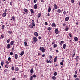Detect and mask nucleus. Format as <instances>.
Segmentation results:
<instances>
[{
    "mask_svg": "<svg viewBox=\"0 0 80 80\" xmlns=\"http://www.w3.org/2000/svg\"><path fill=\"white\" fill-rule=\"evenodd\" d=\"M39 50H41V51L42 53H44L46 50L45 49H44L43 47H40Z\"/></svg>",
    "mask_w": 80,
    "mask_h": 80,
    "instance_id": "f257e3e1",
    "label": "nucleus"
},
{
    "mask_svg": "<svg viewBox=\"0 0 80 80\" xmlns=\"http://www.w3.org/2000/svg\"><path fill=\"white\" fill-rule=\"evenodd\" d=\"M55 32L56 34H58L59 32L58 30V29H56L55 30Z\"/></svg>",
    "mask_w": 80,
    "mask_h": 80,
    "instance_id": "f03ea898",
    "label": "nucleus"
},
{
    "mask_svg": "<svg viewBox=\"0 0 80 80\" xmlns=\"http://www.w3.org/2000/svg\"><path fill=\"white\" fill-rule=\"evenodd\" d=\"M54 8L55 9H57L58 8L57 7V5H56V4H54L53 5Z\"/></svg>",
    "mask_w": 80,
    "mask_h": 80,
    "instance_id": "7ed1b4c3",
    "label": "nucleus"
},
{
    "mask_svg": "<svg viewBox=\"0 0 80 80\" xmlns=\"http://www.w3.org/2000/svg\"><path fill=\"white\" fill-rule=\"evenodd\" d=\"M34 42H37L38 40L37 38H36V37H34L33 38Z\"/></svg>",
    "mask_w": 80,
    "mask_h": 80,
    "instance_id": "20e7f679",
    "label": "nucleus"
},
{
    "mask_svg": "<svg viewBox=\"0 0 80 80\" xmlns=\"http://www.w3.org/2000/svg\"><path fill=\"white\" fill-rule=\"evenodd\" d=\"M34 35L36 37H38V32H34Z\"/></svg>",
    "mask_w": 80,
    "mask_h": 80,
    "instance_id": "39448f33",
    "label": "nucleus"
},
{
    "mask_svg": "<svg viewBox=\"0 0 80 80\" xmlns=\"http://www.w3.org/2000/svg\"><path fill=\"white\" fill-rule=\"evenodd\" d=\"M42 14V13L40 12L39 13L38 15V18H40V17H41V14Z\"/></svg>",
    "mask_w": 80,
    "mask_h": 80,
    "instance_id": "423d86ee",
    "label": "nucleus"
},
{
    "mask_svg": "<svg viewBox=\"0 0 80 80\" xmlns=\"http://www.w3.org/2000/svg\"><path fill=\"white\" fill-rule=\"evenodd\" d=\"M24 10L25 12L26 13H28V11L27 9L24 8Z\"/></svg>",
    "mask_w": 80,
    "mask_h": 80,
    "instance_id": "0eeeda50",
    "label": "nucleus"
},
{
    "mask_svg": "<svg viewBox=\"0 0 80 80\" xmlns=\"http://www.w3.org/2000/svg\"><path fill=\"white\" fill-rule=\"evenodd\" d=\"M7 47L8 48H10V44H8L7 46Z\"/></svg>",
    "mask_w": 80,
    "mask_h": 80,
    "instance_id": "6e6552de",
    "label": "nucleus"
},
{
    "mask_svg": "<svg viewBox=\"0 0 80 80\" xmlns=\"http://www.w3.org/2000/svg\"><path fill=\"white\" fill-rule=\"evenodd\" d=\"M50 11H51V7L50 6L48 9V13H50Z\"/></svg>",
    "mask_w": 80,
    "mask_h": 80,
    "instance_id": "1a4fd4ad",
    "label": "nucleus"
},
{
    "mask_svg": "<svg viewBox=\"0 0 80 80\" xmlns=\"http://www.w3.org/2000/svg\"><path fill=\"white\" fill-rule=\"evenodd\" d=\"M15 58L16 59H17V58H18V55H17V54H15Z\"/></svg>",
    "mask_w": 80,
    "mask_h": 80,
    "instance_id": "9d476101",
    "label": "nucleus"
},
{
    "mask_svg": "<svg viewBox=\"0 0 80 80\" xmlns=\"http://www.w3.org/2000/svg\"><path fill=\"white\" fill-rule=\"evenodd\" d=\"M69 20V17H68L65 18V21H68Z\"/></svg>",
    "mask_w": 80,
    "mask_h": 80,
    "instance_id": "9b49d317",
    "label": "nucleus"
},
{
    "mask_svg": "<svg viewBox=\"0 0 80 80\" xmlns=\"http://www.w3.org/2000/svg\"><path fill=\"white\" fill-rule=\"evenodd\" d=\"M74 39L75 42H77V41H78V38H77V37H75L74 38Z\"/></svg>",
    "mask_w": 80,
    "mask_h": 80,
    "instance_id": "f8f14e48",
    "label": "nucleus"
},
{
    "mask_svg": "<svg viewBox=\"0 0 80 80\" xmlns=\"http://www.w3.org/2000/svg\"><path fill=\"white\" fill-rule=\"evenodd\" d=\"M52 27H57V25H55V23H53L52 25Z\"/></svg>",
    "mask_w": 80,
    "mask_h": 80,
    "instance_id": "ddd939ff",
    "label": "nucleus"
},
{
    "mask_svg": "<svg viewBox=\"0 0 80 80\" xmlns=\"http://www.w3.org/2000/svg\"><path fill=\"white\" fill-rule=\"evenodd\" d=\"M6 15H7V12H5L2 15L3 17H6Z\"/></svg>",
    "mask_w": 80,
    "mask_h": 80,
    "instance_id": "4468645a",
    "label": "nucleus"
},
{
    "mask_svg": "<svg viewBox=\"0 0 80 80\" xmlns=\"http://www.w3.org/2000/svg\"><path fill=\"white\" fill-rule=\"evenodd\" d=\"M3 64H4V61L3 60L1 62V65L2 67L3 66Z\"/></svg>",
    "mask_w": 80,
    "mask_h": 80,
    "instance_id": "2eb2a0df",
    "label": "nucleus"
},
{
    "mask_svg": "<svg viewBox=\"0 0 80 80\" xmlns=\"http://www.w3.org/2000/svg\"><path fill=\"white\" fill-rule=\"evenodd\" d=\"M38 7V6H37V5L35 4L34 5V9H37V8Z\"/></svg>",
    "mask_w": 80,
    "mask_h": 80,
    "instance_id": "dca6fc26",
    "label": "nucleus"
},
{
    "mask_svg": "<svg viewBox=\"0 0 80 80\" xmlns=\"http://www.w3.org/2000/svg\"><path fill=\"white\" fill-rule=\"evenodd\" d=\"M65 47H66V44H64L63 45V48L64 49H65Z\"/></svg>",
    "mask_w": 80,
    "mask_h": 80,
    "instance_id": "f3484780",
    "label": "nucleus"
},
{
    "mask_svg": "<svg viewBox=\"0 0 80 80\" xmlns=\"http://www.w3.org/2000/svg\"><path fill=\"white\" fill-rule=\"evenodd\" d=\"M52 79L54 80H56V78L55 76H52Z\"/></svg>",
    "mask_w": 80,
    "mask_h": 80,
    "instance_id": "a211bd4d",
    "label": "nucleus"
},
{
    "mask_svg": "<svg viewBox=\"0 0 80 80\" xmlns=\"http://www.w3.org/2000/svg\"><path fill=\"white\" fill-rule=\"evenodd\" d=\"M30 73H33V68L30 70Z\"/></svg>",
    "mask_w": 80,
    "mask_h": 80,
    "instance_id": "6ab92c4d",
    "label": "nucleus"
},
{
    "mask_svg": "<svg viewBox=\"0 0 80 80\" xmlns=\"http://www.w3.org/2000/svg\"><path fill=\"white\" fill-rule=\"evenodd\" d=\"M23 54H24V51H22L21 53H20V55L21 56H22V55H23Z\"/></svg>",
    "mask_w": 80,
    "mask_h": 80,
    "instance_id": "aec40b11",
    "label": "nucleus"
},
{
    "mask_svg": "<svg viewBox=\"0 0 80 80\" xmlns=\"http://www.w3.org/2000/svg\"><path fill=\"white\" fill-rule=\"evenodd\" d=\"M15 70L16 71H18V70H19V69L17 67L15 68Z\"/></svg>",
    "mask_w": 80,
    "mask_h": 80,
    "instance_id": "412c9836",
    "label": "nucleus"
},
{
    "mask_svg": "<svg viewBox=\"0 0 80 80\" xmlns=\"http://www.w3.org/2000/svg\"><path fill=\"white\" fill-rule=\"evenodd\" d=\"M57 56L54 59V62H57Z\"/></svg>",
    "mask_w": 80,
    "mask_h": 80,
    "instance_id": "4be33fe9",
    "label": "nucleus"
},
{
    "mask_svg": "<svg viewBox=\"0 0 80 80\" xmlns=\"http://www.w3.org/2000/svg\"><path fill=\"white\" fill-rule=\"evenodd\" d=\"M31 12V13H34V12H33V9H31L30 10Z\"/></svg>",
    "mask_w": 80,
    "mask_h": 80,
    "instance_id": "5701e85b",
    "label": "nucleus"
},
{
    "mask_svg": "<svg viewBox=\"0 0 80 80\" xmlns=\"http://www.w3.org/2000/svg\"><path fill=\"white\" fill-rule=\"evenodd\" d=\"M13 43H14V42L13 41H12L10 42L11 45L12 46L13 44Z\"/></svg>",
    "mask_w": 80,
    "mask_h": 80,
    "instance_id": "b1692460",
    "label": "nucleus"
},
{
    "mask_svg": "<svg viewBox=\"0 0 80 80\" xmlns=\"http://www.w3.org/2000/svg\"><path fill=\"white\" fill-rule=\"evenodd\" d=\"M2 29H4V28H5V25H2Z\"/></svg>",
    "mask_w": 80,
    "mask_h": 80,
    "instance_id": "393cba45",
    "label": "nucleus"
},
{
    "mask_svg": "<svg viewBox=\"0 0 80 80\" xmlns=\"http://www.w3.org/2000/svg\"><path fill=\"white\" fill-rule=\"evenodd\" d=\"M58 13H60L61 12V10H60V9H59L58 10Z\"/></svg>",
    "mask_w": 80,
    "mask_h": 80,
    "instance_id": "a878e982",
    "label": "nucleus"
},
{
    "mask_svg": "<svg viewBox=\"0 0 80 80\" xmlns=\"http://www.w3.org/2000/svg\"><path fill=\"white\" fill-rule=\"evenodd\" d=\"M63 41H62L61 42L60 44L61 45H62V44H63Z\"/></svg>",
    "mask_w": 80,
    "mask_h": 80,
    "instance_id": "bb28decb",
    "label": "nucleus"
},
{
    "mask_svg": "<svg viewBox=\"0 0 80 80\" xmlns=\"http://www.w3.org/2000/svg\"><path fill=\"white\" fill-rule=\"evenodd\" d=\"M24 45L25 47H27V43L26 41L24 42Z\"/></svg>",
    "mask_w": 80,
    "mask_h": 80,
    "instance_id": "cd10ccee",
    "label": "nucleus"
},
{
    "mask_svg": "<svg viewBox=\"0 0 80 80\" xmlns=\"http://www.w3.org/2000/svg\"><path fill=\"white\" fill-rule=\"evenodd\" d=\"M57 47V44H55L54 45V48H55Z\"/></svg>",
    "mask_w": 80,
    "mask_h": 80,
    "instance_id": "c85d7f7f",
    "label": "nucleus"
},
{
    "mask_svg": "<svg viewBox=\"0 0 80 80\" xmlns=\"http://www.w3.org/2000/svg\"><path fill=\"white\" fill-rule=\"evenodd\" d=\"M57 75V72H55L54 73V76H56V75Z\"/></svg>",
    "mask_w": 80,
    "mask_h": 80,
    "instance_id": "c756f323",
    "label": "nucleus"
},
{
    "mask_svg": "<svg viewBox=\"0 0 80 80\" xmlns=\"http://www.w3.org/2000/svg\"><path fill=\"white\" fill-rule=\"evenodd\" d=\"M48 30H49V31H50L51 30V28L50 27H49L48 28Z\"/></svg>",
    "mask_w": 80,
    "mask_h": 80,
    "instance_id": "7c9ffc66",
    "label": "nucleus"
},
{
    "mask_svg": "<svg viewBox=\"0 0 80 80\" xmlns=\"http://www.w3.org/2000/svg\"><path fill=\"white\" fill-rule=\"evenodd\" d=\"M8 33H9V34H11V33H12V32L10 31H8Z\"/></svg>",
    "mask_w": 80,
    "mask_h": 80,
    "instance_id": "2f4dec72",
    "label": "nucleus"
},
{
    "mask_svg": "<svg viewBox=\"0 0 80 80\" xmlns=\"http://www.w3.org/2000/svg\"><path fill=\"white\" fill-rule=\"evenodd\" d=\"M32 25L33 26V27H35V23L34 22H32Z\"/></svg>",
    "mask_w": 80,
    "mask_h": 80,
    "instance_id": "473e14b6",
    "label": "nucleus"
},
{
    "mask_svg": "<svg viewBox=\"0 0 80 80\" xmlns=\"http://www.w3.org/2000/svg\"><path fill=\"white\" fill-rule=\"evenodd\" d=\"M8 61H10V60H11V58L10 57H9L8 58Z\"/></svg>",
    "mask_w": 80,
    "mask_h": 80,
    "instance_id": "72a5a7b5",
    "label": "nucleus"
},
{
    "mask_svg": "<svg viewBox=\"0 0 80 80\" xmlns=\"http://www.w3.org/2000/svg\"><path fill=\"white\" fill-rule=\"evenodd\" d=\"M33 77L35 78V77H37V76L35 74H34L33 76Z\"/></svg>",
    "mask_w": 80,
    "mask_h": 80,
    "instance_id": "f704fd0d",
    "label": "nucleus"
},
{
    "mask_svg": "<svg viewBox=\"0 0 80 80\" xmlns=\"http://www.w3.org/2000/svg\"><path fill=\"white\" fill-rule=\"evenodd\" d=\"M75 55V53H73L72 57L73 58V57H74V56Z\"/></svg>",
    "mask_w": 80,
    "mask_h": 80,
    "instance_id": "c9c22d12",
    "label": "nucleus"
},
{
    "mask_svg": "<svg viewBox=\"0 0 80 80\" xmlns=\"http://www.w3.org/2000/svg\"><path fill=\"white\" fill-rule=\"evenodd\" d=\"M32 79H33V77L32 76H31L30 78V80H33Z\"/></svg>",
    "mask_w": 80,
    "mask_h": 80,
    "instance_id": "e433bc0d",
    "label": "nucleus"
},
{
    "mask_svg": "<svg viewBox=\"0 0 80 80\" xmlns=\"http://www.w3.org/2000/svg\"><path fill=\"white\" fill-rule=\"evenodd\" d=\"M60 64L61 65H63V62H61Z\"/></svg>",
    "mask_w": 80,
    "mask_h": 80,
    "instance_id": "4c0bfd02",
    "label": "nucleus"
},
{
    "mask_svg": "<svg viewBox=\"0 0 80 80\" xmlns=\"http://www.w3.org/2000/svg\"><path fill=\"white\" fill-rule=\"evenodd\" d=\"M1 37L2 38H3L4 37V35L2 34L1 35Z\"/></svg>",
    "mask_w": 80,
    "mask_h": 80,
    "instance_id": "58836bf2",
    "label": "nucleus"
},
{
    "mask_svg": "<svg viewBox=\"0 0 80 80\" xmlns=\"http://www.w3.org/2000/svg\"><path fill=\"white\" fill-rule=\"evenodd\" d=\"M49 62L50 63H52V60H51V59H50L49 60Z\"/></svg>",
    "mask_w": 80,
    "mask_h": 80,
    "instance_id": "ea45409f",
    "label": "nucleus"
},
{
    "mask_svg": "<svg viewBox=\"0 0 80 80\" xmlns=\"http://www.w3.org/2000/svg\"><path fill=\"white\" fill-rule=\"evenodd\" d=\"M77 75H76V74H75L74 75V77H75V78H77Z\"/></svg>",
    "mask_w": 80,
    "mask_h": 80,
    "instance_id": "a19ab883",
    "label": "nucleus"
},
{
    "mask_svg": "<svg viewBox=\"0 0 80 80\" xmlns=\"http://www.w3.org/2000/svg\"><path fill=\"white\" fill-rule=\"evenodd\" d=\"M71 1L72 3H74V0H71Z\"/></svg>",
    "mask_w": 80,
    "mask_h": 80,
    "instance_id": "79ce46f5",
    "label": "nucleus"
},
{
    "mask_svg": "<svg viewBox=\"0 0 80 80\" xmlns=\"http://www.w3.org/2000/svg\"><path fill=\"white\" fill-rule=\"evenodd\" d=\"M12 18L13 20H15V17L14 16L12 17Z\"/></svg>",
    "mask_w": 80,
    "mask_h": 80,
    "instance_id": "37998d69",
    "label": "nucleus"
},
{
    "mask_svg": "<svg viewBox=\"0 0 80 80\" xmlns=\"http://www.w3.org/2000/svg\"><path fill=\"white\" fill-rule=\"evenodd\" d=\"M65 30H66V31H68V28H67L65 29Z\"/></svg>",
    "mask_w": 80,
    "mask_h": 80,
    "instance_id": "c03bdc74",
    "label": "nucleus"
},
{
    "mask_svg": "<svg viewBox=\"0 0 80 80\" xmlns=\"http://www.w3.org/2000/svg\"><path fill=\"white\" fill-rule=\"evenodd\" d=\"M10 55H13V52H11L10 53Z\"/></svg>",
    "mask_w": 80,
    "mask_h": 80,
    "instance_id": "a18cd8bd",
    "label": "nucleus"
},
{
    "mask_svg": "<svg viewBox=\"0 0 80 80\" xmlns=\"http://www.w3.org/2000/svg\"><path fill=\"white\" fill-rule=\"evenodd\" d=\"M12 70H14V67L13 66L12 67Z\"/></svg>",
    "mask_w": 80,
    "mask_h": 80,
    "instance_id": "49530a36",
    "label": "nucleus"
},
{
    "mask_svg": "<svg viewBox=\"0 0 80 80\" xmlns=\"http://www.w3.org/2000/svg\"><path fill=\"white\" fill-rule=\"evenodd\" d=\"M46 62H47L48 63H49V61H48V59H47L46 60Z\"/></svg>",
    "mask_w": 80,
    "mask_h": 80,
    "instance_id": "de8ad7c7",
    "label": "nucleus"
},
{
    "mask_svg": "<svg viewBox=\"0 0 80 80\" xmlns=\"http://www.w3.org/2000/svg\"><path fill=\"white\" fill-rule=\"evenodd\" d=\"M10 41V40L9 39H8L7 40V43H9V42Z\"/></svg>",
    "mask_w": 80,
    "mask_h": 80,
    "instance_id": "09e8293b",
    "label": "nucleus"
},
{
    "mask_svg": "<svg viewBox=\"0 0 80 80\" xmlns=\"http://www.w3.org/2000/svg\"><path fill=\"white\" fill-rule=\"evenodd\" d=\"M37 0H34V3H36V2H37Z\"/></svg>",
    "mask_w": 80,
    "mask_h": 80,
    "instance_id": "8fccbe9b",
    "label": "nucleus"
},
{
    "mask_svg": "<svg viewBox=\"0 0 80 80\" xmlns=\"http://www.w3.org/2000/svg\"><path fill=\"white\" fill-rule=\"evenodd\" d=\"M69 36H70V37H71V38H72V34H71L69 33Z\"/></svg>",
    "mask_w": 80,
    "mask_h": 80,
    "instance_id": "3c124183",
    "label": "nucleus"
},
{
    "mask_svg": "<svg viewBox=\"0 0 80 80\" xmlns=\"http://www.w3.org/2000/svg\"><path fill=\"white\" fill-rule=\"evenodd\" d=\"M6 63H7V64H8L9 63V62H8V61H6Z\"/></svg>",
    "mask_w": 80,
    "mask_h": 80,
    "instance_id": "603ef678",
    "label": "nucleus"
},
{
    "mask_svg": "<svg viewBox=\"0 0 80 80\" xmlns=\"http://www.w3.org/2000/svg\"><path fill=\"white\" fill-rule=\"evenodd\" d=\"M63 13L64 14V15H66V12L65 11H64L63 12Z\"/></svg>",
    "mask_w": 80,
    "mask_h": 80,
    "instance_id": "864d4df0",
    "label": "nucleus"
},
{
    "mask_svg": "<svg viewBox=\"0 0 80 80\" xmlns=\"http://www.w3.org/2000/svg\"><path fill=\"white\" fill-rule=\"evenodd\" d=\"M5 67L6 68H8V66L7 65H6Z\"/></svg>",
    "mask_w": 80,
    "mask_h": 80,
    "instance_id": "5fc2aeb1",
    "label": "nucleus"
},
{
    "mask_svg": "<svg viewBox=\"0 0 80 80\" xmlns=\"http://www.w3.org/2000/svg\"><path fill=\"white\" fill-rule=\"evenodd\" d=\"M10 5H12V2H10Z\"/></svg>",
    "mask_w": 80,
    "mask_h": 80,
    "instance_id": "6e6d98bb",
    "label": "nucleus"
},
{
    "mask_svg": "<svg viewBox=\"0 0 80 80\" xmlns=\"http://www.w3.org/2000/svg\"><path fill=\"white\" fill-rule=\"evenodd\" d=\"M52 58V56H49V58Z\"/></svg>",
    "mask_w": 80,
    "mask_h": 80,
    "instance_id": "4d7b16f0",
    "label": "nucleus"
},
{
    "mask_svg": "<svg viewBox=\"0 0 80 80\" xmlns=\"http://www.w3.org/2000/svg\"><path fill=\"white\" fill-rule=\"evenodd\" d=\"M45 54H43L42 55V57H45Z\"/></svg>",
    "mask_w": 80,
    "mask_h": 80,
    "instance_id": "13d9d810",
    "label": "nucleus"
},
{
    "mask_svg": "<svg viewBox=\"0 0 80 80\" xmlns=\"http://www.w3.org/2000/svg\"><path fill=\"white\" fill-rule=\"evenodd\" d=\"M45 25H47V24H48L47 22H45Z\"/></svg>",
    "mask_w": 80,
    "mask_h": 80,
    "instance_id": "bf43d9fd",
    "label": "nucleus"
},
{
    "mask_svg": "<svg viewBox=\"0 0 80 80\" xmlns=\"http://www.w3.org/2000/svg\"><path fill=\"white\" fill-rule=\"evenodd\" d=\"M38 38L39 39V40H40V39H41V37L39 36L38 37Z\"/></svg>",
    "mask_w": 80,
    "mask_h": 80,
    "instance_id": "052dcab7",
    "label": "nucleus"
},
{
    "mask_svg": "<svg viewBox=\"0 0 80 80\" xmlns=\"http://www.w3.org/2000/svg\"><path fill=\"white\" fill-rule=\"evenodd\" d=\"M41 2H44V0H41Z\"/></svg>",
    "mask_w": 80,
    "mask_h": 80,
    "instance_id": "680f3d73",
    "label": "nucleus"
},
{
    "mask_svg": "<svg viewBox=\"0 0 80 80\" xmlns=\"http://www.w3.org/2000/svg\"><path fill=\"white\" fill-rule=\"evenodd\" d=\"M7 69H5L4 70V72H7Z\"/></svg>",
    "mask_w": 80,
    "mask_h": 80,
    "instance_id": "e2e57ef3",
    "label": "nucleus"
},
{
    "mask_svg": "<svg viewBox=\"0 0 80 80\" xmlns=\"http://www.w3.org/2000/svg\"><path fill=\"white\" fill-rule=\"evenodd\" d=\"M7 10V9H5L4 12H7V11H6Z\"/></svg>",
    "mask_w": 80,
    "mask_h": 80,
    "instance_id": "0e129e2a",
    "label": "nucleus"
},
{
    "mask_svg": "<svg viewBox=\"0 0 80 80\" xmlns=\"http://www.w3.org/2000/svg\"><path fill=\"white\" fill-rule=\"evenodd\" d=\"M41 55V54L40 52L38 53V55Z\"/></svg>",
    "mask_w": 80,
    "mask_h": 80,
    "instance_id": "69168bd1",
    "label": "nucleus"
},
{
    "mask_svg": "<svg viewBox=\"0 0 80 80\" xmlns=\"http://www.w3.org/2000/svg\"><path fill=\"white\" fill-rule=\"evenodd\" d=\"M75 73H76V74H77V71H75Z\"/></svg>",
    "mask_w": 80,
    "mask_h": 80,
    "instance_id": "338daca9",
    "label": "nucleus"
},
{
    "mask_svg": "<svg viewBox=\"0 0 80 80\" xmlns=\"http://www.w3.org/2000/svg\"><path fill=\"white\" fill-rule=\"evenodd\" d=\"M75 80H79V79H78V78H77Z\"/></svg>",
    "mask_w": 80,
    "mask_h": 80,
    "instance_id": "774afa93",
    "label": "nucleus"
}]
</instances>
